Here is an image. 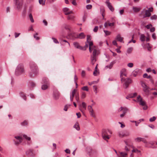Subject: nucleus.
Here are the masks:
<instances>
[{"instance_id":"nucleus-44","label":"nucleus","mask_w":157,"mask_h":157,"mask_svg":"<svg viewBox=\"0 0 157 157\" xmlns=\"http://www.w3.org/2000/svg\"><path fill=\"white\" fill-rule=\"evenodd\" d=\"M128 110V109L126 107H124V109L123 110V114L125 115L127 113V111Z\"/></svg>"},{"instance_id":"nucleus-55","label":"nucleus","mask_w":157,"mask_h":157,"mask_svg":"<svg viewBox=\"0 0 157 157\" xmlns=\"http://www.w3.org/2000/svg\"><path fill=\"white\" fill-rule=\"evenodd\" d=\"M93 87L94 92L96 94H97V86H93Z\"/></svg>"},{"instance_id":"nucleus-45","label":"nucleus","mask_w":157,"mask_h":157,"mask_svg":"<svg viewBox=\"0 0 157 157\" xmlns=\"http://www.w3.org/2000/svg\"><path fill=\"white\" fill-rule=\"evenodd\" d=\"M91 36L90 35L87 36V42H88L91 41Z\"/></svg>"},{"instance_id":"nucleus-16","label":"nucleus","mask_w":157,"mask_h":157,"mask_svg":"<svg viewBox=\"0 0 157 157\" xmlns=\"http://www.w3.org/2000/svg\"><path fill=\"white\" fill-rule=\"evenodd\" d=\"M73 45L75 47L79 49L80 50L83 49V48L82 47L80 46L78 42H74L73 43Z\"/></svg>"},{"instance_id":"nucleus-64","label":"nucleus","mask_w":157,"mask_h":157,"mask_svg":"<svg viewBox=\"0 0 157 157\" xmlns=\"http://www.w3.org/2000/svg\"><path fill=\"white\" fill-rule=\"evenodd\" d=\"M72 3L74 6H76L77 5V3L75 0H73L72 2Z\"/></svg>"},{"instance_id":"nucleus-41","label":"nucleus","mask_w":157,"mask_h":157,"mask_svg":"<svg viewBox=\"0 0 157 157\" xmlns=\"http://www.w3.org/2000/svg\"><path fill=\"white\" fill-rule=\"evenodd\" d=\"M156 119V118L155 117H151L149 119V121L150 122H152L154 121Z\"/></svg>"},{"instance_id":"nucleus-10","label":"nucleus","mask_w":157,"mask_h":157,"mask_svg":"<svg viewBox=\"0 0 157 157\" xmlns=\"http://www.w3.org/2000/svg\"><path fill=\"white\" fill-rule=\"evenodd\" d=\"M92 49L93 50L92 56H97L99 54V51L98 49L95 46L93 47Z\"/></svg>"},{"instance_id":"nucleus-20","label":"nucleus","mask_w":157,"mask_h":157,"mask_svg":"<svg viewBox=\"0 0 157 157\" xmlns=\"http://www.w3.org/2000/svg\"><path fill=\"white\" fill-rule=\"evenodd\" d=\"M126 70L125 68H123L121 70L120 72V76L121 78L124 75L126 76Z\"/></svg>"},{"instance_id":"nucleus-37","label":"nucleus","mask_w":157,"mask_h":157,"mask_svg":"<svg viewBox=\"0 0 157 157\" xmlns=\"http://www.w3.org/2000/svg\"><path fill=\"white\" fill-rule=\"evenodd\" d=\"M104 32L105 33V36L109 35L111 33L110 32L107 30H104Z\"/></svg>"},{"instance_id":"nucleus-12","label":"nucleus","mask_w":157,"mask_h":157,"mask_svg":"<svg viewBox=\"0 0 157 157\" xmlns=\"http://www.w3.org/2000/svg\"><path fill=\"white\" fill-rule=\"evenodd\" d=\"M105 3L109 9L112 12L114 10V8L112 6L111 3L109 2V0H106Z\"/></svg>"},{"instance_id":"nucleus-53","label":"nucleus","mask_w":157,"mask_h":157,"mask_svg":"<svg viewBox=\"0 0 157 157\" xmlns=\"http://www.w3.org/2000/svg\"><path fill=\"white\" fill-rule=\"evenodd\" d=\"M52 39L53 40V42L55 43H56V44H59V42L58 41V40L56 39V38H53V37H52Z\"/></svg>"},{"instance_id":"nucleus-26","label":"nucleus","mask_w":157,"mask_h":157,"mask_svg":"<svg viewBox=\"0 0 157 157\" xmlns=\"http://www.w3.org/2000/svg\"><path fill=\"white\" fill-rule=\"evenodd\" d=\"M28 86L30 87L33 88L35 86V84L34 82L31 81L29 82Z\"/></svg>"},{"instance_id":"nucleus-29","label":"nucleus","mask_w":157,"mask_h":157,"mask_svg":"<svg viewBox=\"0 0 157 157\" xmlns=\"http://www.w3.org/2000/svg\"><path fill=\"white\" fill-rule=\"evenodd\" d=\"M139 70L136 69L134 71L132 72V75L134 77H136L138 73Z\"/></svg>"},{"instance_id":"nucleus-43","label":"nucleus","mask_w":157,"mask_h":157,"mask_svg":"<svg viewBox=\"0 0 157 157\" xmlns=\"http://www.w3.org/2000/svg\"><path fill=\"white\" fill-rule=\"evenodd\" d=\"M82 107L85 109H86V105L85 102H82Z\"/></svg>"},{"instance_id":"nucleus-13","label":"nucleus","mask_w":157,"mask_h":157,"mask_svg":"<svg viewBox=\"0 0 157 157\" xmlns=\"http://www.w3.org/2000/svg\"><path fill=\"white\" fill-rule=\"evenodd\" d=\"M15 137L17 140L16 141H15V144L16 145H18L22 142V138L21 136H16Z\"/></svg>"},{"instance_id":"nucleus-21","label":"nucleus","mask_w":157,"mask_h":157,"mask_svg":"<svg viewBox=\"0 0 157 157\" xmlns=\"http://www.w3.org/2000/svg\"><path fill=\"white\" fill-rule=\"evenodd\" d=\"M86 36L83 33H81L77 36L76 38L80 39H84L85 37Z\"/></svg>"},{"instance_id":"nucleus-61","label":"nucleus","mask_w":157,"mask_h":157,"mask_svg":"<svg viewBox=\"0 0 157 157\" xmlns=\"http://www.w3.org/2000/svg\"><path fill=\"white\" fill-rule=\"evenodd\" d=\"M28 122L26 121H25L23 122H22L21 123V124L22 125H25L27 124Z\"/></svg>"},{"instance_id":"nucleus-51","label":"nucleus","mask_w":157,"mask_h":157,"mask_svg":"<svg viewBox=\"0 0 157 157\" xmlns=\"http://www.w3.org/2000/svg\"><path fill=\"white\" fill-rule=\"evenodd\" d=\"M38 34L37 33H36L35 35H34V37L36 39V40H39V37L37 36L38 35Z\"/></svg>"},{"instance_id":"nucleus-54","label":"nucleus","mask_w":157,"mask_h":157,"mask_svg":"<svg viewBox=\"0 0 157 157\" xmlns=\"http://www.w3.org/2000/svg\"><path fill=\"white\" fill-rule=\"evenodd\" d=\"M127 66L130 67H132L133 66V64L132 63H129L127 64Z\"/></svg>"},{"instance_id":"nucleus-4","label":"nucleus","mask_w":157,"mask_h":157,"mask_svg":"<svg viewBox=\"0 0 157 157\" xmlns=\"http://www.w3.org/2000/svg\"><path fill=\"white\" fill-rule=\"evenodd\" d=\"M24 72V67L22 64H20L17 66L15 71V74L17 75H19Z\"/></svg>"},{"instance_id":"nucleus-35","label":"nucleus","mask_w":157,"mask_h":157,"mask_svg":"<svg viewBox=\"0 0 157 157\" xmlns=\"http://www.w3.org/2000/svg\"><path fill=\"white\" fill-rule=\"evenodd\" d=\"M75 99L77 101V102H79V96L78 93H77V94H76L75 95Z\"/></svg>"},{"instance_id":"nucleus-23","label":"nucleus","mask_w":157,"mask_h":157,"mask_svg":"<svg viewBox=\"0 0 157 157\" xmlns=\"http://www.w3.org/2000/svg\"><path fill=\"white\" fill-rule=\"evenodd\" d=\"M97 56H91V63L93 65L96 61Z\"/></svg>"},{"instance_id":"nucleus-33","label":"nucleus","mask_w":157,"mask_h":157,"mask_svg":"<svg viewBox=\"0 0 157 157\" xmlns=\"http://www.w3.org/2000/svg\"><path fill=\"white\" fill-rule=\"evenodd\" d=\"M119 136L121 137H122L124 136H126L122 132H120L118 133Z\"/></svg>"},{"instance_id":"nucleus-59","label":"nucleus","mask_w":157,"mask_h":157,"mask_svg":"<svg viewBox=\"0 0 157 157\" xmlns=\"http://www.w3.org/2000/svg\"><path fill=\"white\" fill-rule=\"evenodd\" d=\"M90 112V113L91 116L92 117H95V114H94L93 110L92 111V112L91 111V112Z\"/></svg>"},{"instance_id":"nucleus-46","label":"nucleus","mask_w":157,"mask_h":157,"mask_svg":"<svg viewBox=\"0 0 157 157\" xmlns=\"http://www.w3.org/2000/svg\"><path fill=\"white\" fill-rule=\"evenodd\" d=\"M132 152H135V153H140V151L139 150H138L137 149H133L132 150Z\"/></svg>"},{"instance_id":"nucleus-17","label":"nucleus","mask_w":157,"mask_h":157,"mask_svg":"<svg viewBox=\"0 0 157 157\" xmlns=\"http://www.w3.org/2000/svg\"><path fill=\"white\" fill-rule=\"evenodd\" d=\"M42 83L44 84H47L50 85V82L49 79L47 78L44 77L43 78Z\"/></svg>"},{"instance_id":"nucleus-34","label":"nucleus","mask_w":157,"mask_h":157,"mask_svg":"<svg viewBox=\"0 0 157 157\" xmlns=\"http://www.w3.org/2000/svg\"><path fill=\"white\" fill-rule=\"evenodd\" d=\"M145 37L144 34H141L140 36V40L142 41H144L145 40Z\"/></svg>"},{"instance_id":"nucleus-60","label":"nucleus","mask_w":157,"mask_h":157,"mask_svg":"<svg viewBox=\"0 0 157 157\" xmlns=\"http://www.w3.org/2000/svg\"><path fill=\"white\" fill-rule=\"evenodd\" d=\"M81 76L82 77L85 76V71H82L81 72Z\"/></svg>"},{"instance_id":"nucleus-62","label":"nucleus","mask_w":157,"mask_h":157,"mask_svg":"<svg viewBox=\"0 0 157 157\" xmlns=\"http://www.w3.org/2000/svg\"><path fill=\"white\" fill-rule=\"evenodd\" d=\"M98 82L97 81H93L92 82H89V84L90 85H91L92 84H94V83H96Z\"/></svg>"},{"instance_id":"nucleus-30","label":"nucleus","mask_w":157,"mask_h":157,"mask_svg":"<svg viewBox=\"0 0 157 157\" xmlns=\"http://www.w3.org/2000/svg\"><path fill=\"white\" fill-rule=\"evenodd\" d=\"M133 50V48L132 47H130L128 48L127 51V53L126 54H131Z\"/></svg>"},{"instance_id":"nucleus-25","label":"nucleus","mask_w":157,"mask_h":157,"mask_svg":"<svg viewBox=\"0 0 157 157\" xmlns=\"http://www.w3.org/2000/svg\"><path fill=\"white\" fill-rule=\"evenodd\" d=\"M60 43L62 45H64V43H66V44H67V45L70 46V44L66 40H61V41L60 42Z\"/></svg>"},{"instance_id":"nucleus-57","label":"nucleus","mask_w":157,"mask_h":157,"mask_svg":"<svg viewBox=\"0 0 157 157\" xmlns=\"http://www.w3.org/2000/svg\"><path fill=\"white\" fill-rule=\"evenodd\" d=\"M92 7V6L91 5H88L86 6V8L87 9H90Z\"/></svg>"},{"instance_id":"nucleus-42","label":"nucleus","mask_w":157,"mask_h":157,"mask_svg":"<svg viewBox=\"0 0 157 157\" xmlns=\"http://www.w3.org/2000/svg\"><path fill=\"white\" fill-rule=\"evenodd\" d=\"M23 136L24 137L26 140H31V138L30 137H28L26 135H23Z\"/></svg>"},{"instance_id":"nucleus-47","label":"nucleus","mask_w":157,"mask_h":157,"mask_svg":"<svg viewBox=\"0 0 157 157\" xmlns=\"http://www.w3.org/2000/svg\"><path fill=\"white\" fill-rule=\"evenodd\" d=\"M105 10L104 8H100V11L103 17H104V16L103 15V13L105 12Z\"/></svg>"},{"instance_id":"nucleus-15","label":"nucleus","mask_w":157,"mask_h":157,"mask_svg":"<svg viewBox=\"0 0 157 157\" xmlns=\"http://www.w3.org/2000/svg\"><path fill=\"white\" fill-rule=\"evenodd\" d=\"M63 10L65 13V14L66 15H68L73 13V12L72 11L70 10L67 7L63 8Z\"/></svg>"},{"instance_id":"nucleus-2","label":"nucleus","mask_w":157,"mask_h":157,"mask_svg":"<svg viewBox=\"0 0 157 157\" xmlns=\"http://www.w3.org/2000/svg\"><path fill=\"white\" fill-rule=\"evenodd\" d=\"M112 134V132L109 129H103L102 130V138L107 142L108 141L107 140L109 139L110 138V135L109 134L111 135Z\"/></svg>"},{"instance_id":"nucleus-63","label":"nucleus","mask_w":157,"mask_h":157,"mask_svg":"<svg viewBox=\"0 0 157 157\" xmlns=\"http://www.w3.org/2000/svg\"><path fill=\"white\" fill-rule=\"evenodd\" d=\"M15 36V38H17L19 36L20 34V33H14Z\"/></svg>"},{"instance_id":"nucleus-58","label":"nucleus","mask_w":157,"mask_h":157,"mask_svg":"<svg viewBox=\"0 0 157 157\" xmlns=\"http://www.w3.org/2000/svg\"><path fill=\"white\" fill-rule=\"evenodd\" d=\"M98 26H96L93 29V31L94 32H97L98 30Z\"/></svg>"},{"instance_id":"nucleus-9","label":"nucleus","mask_w":157,"mask_h":157,"mask_svg":"<svg viewBox=\"0 0 157 157\" xmlns=\"http://www.w3.org/2000/svg\"><path fill=\"white\" fill-rule=\"evenodd\" d=\"M141 86L143 87V91L145 92L146 95H148L150 91L149 90L150 89L149 87L147 86L145 83L144 82H142Z\"/></svg>"},{"instance_id":"nucleus-36","label":"nucleus","mask_w":157,"mask_h":157,"mask_svg":"<svg viewBox=\"0 0 157 157\" xmlns=\"http://www.w3.org/2000/svg\"><path fill=\"white\" fill-rule=\"evenodd\" d=\"M142 139V138L137 137L135 139V140L136 142H139L141 141Z\"/></svg>"},{"instance_id":"nucleus-31","label":"nucleus","mask_w":157,"mask_h":157,"mask_svg":"<svg viewBox=\"0 0 157 157\" xmlns=\"http://www.w3.org/2000/svg\"><path fill=\"white\" fill-rule=\"evenodd\" d=\"M132 9L135 12H139L140 10V8L136 7H133Z\"/></svg>"},{"instance_id":"nucleus-48","label":"nucleus","mask_w":157,"mask_h":157,"mask_svg":"<svg viewBox=\"0 0 157 157\" xmlns=\"http://www.w3.org/2000/svg\"><path fill=\"white\" fill-rule=\"evenodd\" d=\"M74 16L73 15H69L67 17V18L68 20L73 19H74Z\"/></svg>"},{"instance_id":"nucleus-50","label":"nucleus","mask_w":157,"mask_h":157,"mask_svg":"<svg viewBox=\"0 0 157 157\" xmlns=\"http://www.w3.org/2000/svg\"><path fill=\"white\" fill-rule=\"evenodd\" d=\"M82 89L83 90H85L87 91H88V88L87 86H83L82 88Z\"/></svg>"},{"instance_id":"nucleus-27","label":"nucleus","mask_w":157,"mask_h":157,"mask_svg":"<svg viewBox=\"0 0 157 157\" xmlns=\"http://www.w3.org/2000/svg\"><path fill=\"white\" fill-rule=\"evenodd\" d=\"M49 85L47 84H44L42 86L41 89L44 90H46L48 88Z\"/></svg>"},{"instance_id":"nucleus-6","label":"nucleus","mask_w":157,"mask_h":157,"mask_svg":"<svg viewBox=\"0 0 157 157\" xmlns=\"http://www.w3.org/2000/svg\"><path fill=\"white\" fill-rule=\"evenodd\" d=\"M14 7L16 10H21L22 7L23 1L13 2Z\"/></svg>"},{"instance_id":"nucleus-24","label":"nucleus","mask_w":157,"mask_h":157,"mask_svg":"<svg viewBox=\"0 0 157 157\" xmlns=\"http://www.w3.org/2000/svg\"><path fill=\"white\" fill-rule=\"evenodd\" d=\"M121 157H127L128 153L127 152H119Z\"/></svg>"},{"instance_id":"nucleus-38","label":"nucleus","mask_w":157,"mask_h":157,"mask_svg":"<svg viewBox=\"0 0 157 157\" xmlns=\"http://www.w3.org/2000/svg\"><path fill=\"white\" fill-rule=\"evenodd\" d=\"M143 77L144 78H151L150 75H148L146 73L144 74L143 75Z\"/></svg>"},{"instance_id":"nucleus-32","label":"nucleus","mask_w":157,"mask_h":157,"mask_svg":"<svg viewBox=\"0 0 157 157\" xmlns=\"http://www.w3.org/2000/svg\"><path fill=\"white\" fill-rule=\"evenodd\" d=\"M74 127L77 130H79L80 129V127L79 126L78 124L76 123L74 126Z\"/></svg>"},{"instance_id":"nucleus-22","label":"nucleus","mask_w":157,"mask_h":157,"mask_svg":"<svg viewBox=\"0 0 157 157\" xmlns=\"http://www.w3.org/2000/svg\"><path fill=\"white\" fill-rule=\"evenodd\" d=\"M76 90L75 89H74L71 92V94L70 97V99L71 101H72L73 100V98L75 96V94L76 93Z\"/></svg>"},{"instance_id":"nucleus-7","label":"nucleus","mask_w":157,"mask_h":157,"mask_svg":"<svg viewBox=\"0 0 157 157\" xmlns=\"http://www.w3.org/2000/svg\"><path fill=\"white\" fill-rule=\"evenodd\" d=\"M153 8L152 7L149 8L147 10L144 9L143 12H145V13L144 16V17H150L151 15V12H153Z\"/></svg>"},{"instance_id":"nucleus-40","label":"nucleus","mask_w":157,"mask_h":157,"mask_svg":"<svg viewBox=\"0 0 157 157\" xmlns=\"http://www.w3.org/2000/svg\"><path fill=\"white\" fill-rule=\"evenodd\" d=\"M45 0H39V3L42 5L45 4Z\"/></svg>"},{"instance_id":"nucleus-3","label":"nucleus","mask_w":157,"mask_h":157,"mask_svg":"<svg viewBox=\"0 0 157 157\" xmlns=\"http://www.w3.org/2000/svg\"><path fill=\"white\" fill-rule=\"evenodd\" d=\"M86 151L90 157H97L98 156V152L95 150H92L90 147H87Z\"/></svg>"},{"instance_id":"nucleus-8","label":"nucleus","mask_w":157,"mask_h":157,"mask_svg":"<svg viewBox=\"0 0 157 157\" xmlns=\"http://www.w3.org/2000/svg\"><path fill=\"white\" fill-rule=\"evenodd\" d=\"M121 81L122 82H124V84L125 86V89H127L128 87V86L129 84L132 82L131 79L129 78H128L125 79L124 78H121Z\"/></svg>"},{"instance_id":"nucleus-56","label":"nucleus","mask_w":157,"mask_h":157,"mask_svg":"<svg viewBox=\"0 0 157 157\" xmlns=\"http://www.w3.org/2000/svg\"><path fill=\"white\" fill-rule=\"evenodd\" d=\"M86 96V94H85V93L84 92H83L82 93L81 96V98L82 99H83V98H85Z\"/></svg>"},{"instance_id":"nucleus-28","label":"nucleus","mask_w":157,"mask_h":157,"mask_svg":"<svg viewBox=\"0 0 157 157\" xmlns=\"http://www.w3.org/2000/svg\"><path fill=\"white\" fill-rule=\"evenodd\" d=\"M19 94L20 96L22 98L24 99V100H26V97L25 94L24 93L22 92H20L19 93Z\"/></svg>"},{"instance_id":"nucleus-39","label":"nucleus","mask_w":157,"mask_h":157,"mask_svg":"<svg viewBox=\"0 0 157 157\" xmlns=\"http://www.w3.org/2000/svg\"><path fill=\"white\" fill-rule=\"evenodd\" d=\"M29 16L31 22L33 23V22H34V21L33 19L32 14L31 13H30L29 14Z\"/></svg>"},{"instance_id":"nucleus-14","label":"nucleus","mask_w":157,"mask_h":157,"mask_svg":"<svg viewBox=\"0 0 157 157\" xmlns=\"http://www.w3.org/2000/svg\"><path fill=\"white\" fill-rule=\"evenodd\" d=\"M116 62L115 61H113L111 62L109 65H108L105 67L104 69L105 70H107L109 69H110L112 68L113 65Z\"/></svg>"},{"instance_id":"nucleus-1","label":"nucleus","mask_w":157,"mask_h":157,"mask_svg":"<svg viewBox=\"0 0 157 157\" xmlns=\"http://www.w3.org/2000/svg\"><path fill=\"white\" fill-rule=\"evenodd\" d=\"M30 71L29 76L32 77L36 75L38 72V69L36 64L33 62L31 61L29 63Z\"/></svg>"},{"instance_id":"nucleus-11","label":"nucleus","mask_w":157,"mask_h":157,"mask_svg":"<svg viewBox=\"0 0 157 157\" xmlns=\"http://www.w3.org/2000/svg\"><path fill=\"white\" fill-rule=\"evenodd\" d=\"M60 95V93L57 90H55L53 92V97L55 99H59Z\"/></svg>"},{"instance_id":"nucleus-49","label":"nucleus","mask_w":157,"mask_h":157,"mask_svg":"<svg viewBox=\"0 0 157 157\" xmlns=\"http://www.w3.org/2000/svg\"><path fill=\"white\" fill-rule=\"evenodd\" d=\"M150 18L151 20H156L157 18V16L156 15H154L151 16Z\"/></svg>"},{"instance_id":"nucleus-52","label":"nucleus","mask_w":157,"mask_h":157,"mask_svg":"<svg viewBox=\"0 0 157 157\" xmlns=\"http://www.w3.org/2000/svg\"><path fill=\"white\" fill-rule=\"evenodd\" d=\"M88 109L89 112H91V111L92 112V111L93 110L92 109V106L90 105H89L88 106Z\"/></svg>"},{"instance_id":"nucleus-19","label":"nucleus","mask_w":157,"mask_h":157,"mask_svg":"<svg viewBox=\"0 0 157 157\" xmlns=\"http://www.w3.org/2000/svg\"><path fill=\"white\" fill-rule=\"evenodd\" d=\"M116 39L121 42L124 43V41L123 40V38L121 36L120 34H118L117 35L116 37Z\"/></svg>"},{"instance_id":"nucleus-18","label":"nucleus","mask_w":157,"mask_h":157,"mask_svg":"<svg viewBox=\"0 0 157 157\" xmlns=\"http://www.w3.org/2000/svg\"><path fill=\"white\" fill-rule=\"evenodd\" d=\"M26 154L29 156H34V155L33 152V150L32 149H29L26 152Z\"/></svg>"},{"instance_id":"nucleus-5","label":"nucleus","mask_w":157,"mask_h":157,"mask_svg":"<svg viewBox=\"0 0 157 157\" xmlns=\"http://www.w3.org/2000/svg\"><path fill=\"white\" fill-rule=\"evenodd\" d=\"M137 101L139 102V104L142 106H144L143 108L144 110H146L147 108V106L146 105V102L142 100V98L140 95L137 96Z\"/></svg>"}]
</instances>
